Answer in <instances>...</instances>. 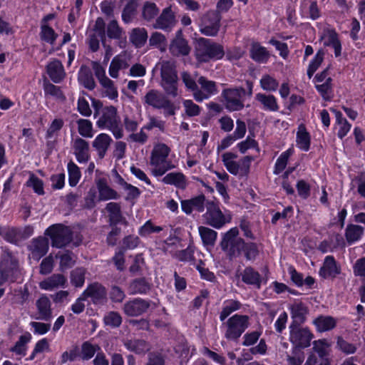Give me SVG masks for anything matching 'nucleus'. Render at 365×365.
Listing matches in <instances>:
<instances>
[{"label":"nucleus","mask_w":365,"mask_h":365,"mask_svg":"<svg viewBox=\"0 0 365 365\" xmlns=\"http://www.w3.org/2000/svg\"><path fill=\"white\" fill-rule=\"evenodd\" d=\"M162 182L182 190H185L187 186V178L182 172L169 173L163 177Z\"/></svg>","instance_id":"nucleus-29"},{"label":"nucleus","mask_w":365,"mask_h":365,"mask_svg":"<svg viewBox=\"0 0 365 365\" xmlns=\"http://www.w3.org/2000/svg\"><path fill=\"white\" fill-rule=\"evenodd\" d=\"M170 53L174 56H185L190 54L191 48L188 41L183 37L181 29L175 33V38L171 41L169 46Z\"/></svg>","instance_id":"nucleus-14"},{"label":"nucleus","mask_w":365,"mask_h":365,"mask_svg":"<svg viewBox=\"0 0 365 365\" xmlns=\"http://www.w3.org/2000/svg\"><path fill=\"white\" fill-rule=\"evenodd\" d=\"M176 19L175 13L170 6H168L163 9L161 14L157 17L153 28L161 29L165 31H170L175 26Z\"/></svg>","instance_id":"nucleus-16"},{"label":"nucleus","mask_w":365,"mask_h":365,"mask_svg":"<svg viewBox=\"0 0 365 365\" xmlns=\"http://www.w3.org/2000/svg\"><path fill=\"white\" fill-rule=\"evenodd\" d=\"M160 86L167 96H178V77L175 67L169 63H164L160 70Z\"/></svg>","instance_id":"nucleus-8"},{"label":"nucleus","mask_w":365,"mask_h":365,"mask_svg":"<svg viewBox=\"0 0 365 365\" xmlns=\"http://www.w3.org/2000/svg\"><path fill=\"white\" fill-rule=\"evenodd\" d=\"M326 40L324 42V46H329L334 48L336 58L341 55V42L339 38V34L335 29H327L324 31Z\"/></svg>","instance_id":"nucleus-30"},{"label":"nucleus","mask_w":365,"mask_h":365,"mask_svg":"<svg viewBox=\"0 0 365 365\" xmlns=\"http://www.w3.org/2000/svg\"><path fill=\"white\" fill-rule=\"evenodd\" d=\"M341 272L340 265L332 255H328L324 258L323 265L319 271V274L324 279H334Z\"/></svg>","instance_id":"nucleus-18"},{"label":"nucleus","mask_w":365,"mask_h":365,"mask_svg":"<svg viewBox=\"0 0 365 365\" xmlns=\"http://www.w3.org/2000/svg\"><path fill=\"white\" fill-rule=\"evenodd\" d=\"M151 289V284L145 277L134 279L130 284V289L132 294H146Z\"/></svg>","instance_id":"nucleus-44"},{"label":"nucleus","mask_w":365,"mask_h":365,"mask_svg":"<svg viewBox=\"0 0 365 365\" xmlns=\"http://www.w3.org/2000/svg\"><path fill=\"white\" fill-rule=\"evenodd\" d=\"M17 266L18 262L12 258L11 256L4 259L0 264V277L3 280L8 281L9 278L14 274Z\"/></svg>","instance_id":"nucleus-40"},{"label":"nucleus","mask_w":365,"mask_h":365,"mask_svg":"<svg viewBox=\"0 0 365 365\" xmlns=\"http://www.w3.org/2000/svg\"><path fill=\"white\" fill-rule=\"evenodd\" d=\"M242 304L235 299H227L223 302L222 311L220 312V322H224L231 314L240 309Z\"/></svg>","instance_id":"nucleus-43"},{"label":"nucleus","mask_w":365,"mask_h":365,"mask_svg":"<svg viewBox=\"0 0 365 365\" xmlns=\"http://www.w3.org/2000/svg\"><path fill=\"white\" fill-rule=\"evenodd\" d=\"M325 53L322 48L317 51L313 59L310 61L307 70V74L309 78H312L314 73L319 68L324 58Z\"/></svg>","instance_id":"nucleus-52"},{"label":"nucleus","mask_w":365,"mask_h":365,"mask_svg":"<svg viewBox=\"0 0 365 365\" xmlns=\"http://www.w3.org/2000/svg\"><path fill=\"white\" fill-rule=\"evenodd\" d=\"M364 234V227L361 225L349 223L344 231L346 244L352 245L360 241Z\"/></svg>","instance_id":"nucleus-28"},{"label":"nucleus","mask_w":365,"mask_h":365,"mask_svg":"<svg viewBox=\"0 0 365 365\" xmlns=\"http://www.w3.org/2000/svg\"><path fill=\"white\" fill-rule=\"evenodd\" d=\"M67 279L63 274H53L39 283L41 289L51 291L56 288H64L66 286Z\"/></svg>","instance_id":"nucleus-26"},{"label":"nucleus","mask_w":365,"mask_h":365,"mask_svg":"<svg viewBox=\"0 0 365 365\" xmlns=\"http://www.w3.org/2000/svg\"><path fill=\"white\" fill-rule=\"evenodd\" d=\"M96 125L101 129L110 130L117 140L122 138L123 136V130L120 124V117L118 115L117 108L114 106L103 108L102 115L97 120Z\"/></svg>","instance_id":"nucleus-5"},{"label":"nucleus","mask_w":365,"mask_h":365,"mask_svg":"<svg viewBox=\"0 0 365 365\" xmlns=\"http://www.w3.org/2000/svg\"><path fill=\"white\" fill-rule=\"evenodd\" d=\"M78 359H81L80 349L78 345H73L69 349L62 353L61 356V364H66L67 361H74Z\"/></svg>","instance_id":"nucleus-61"},{"label":"nucleus","mask_w":365,"mask_h":365,"mask_svg":"<svg viewBox=\"0 0 365 365\" xmlns=\"http://www.w3.org/2000/svg\"><path fill=\"white\" fill-rule=\"evenodd\" d=\"M138 2L137 0H129L124 6L121 18L122 21L128 24L133 21L137 13Z\"/></svg>","instance_id":"nucleus-47"},{"label":"nucleus","mask_w":365,"mask_h":365,"mask_svg":"<svg viewBox=\"0 0 365 365\" xmlns=\"http://www.w3.org/2000/svg\"><path fill=\"white\" fill-rule=\"evenodd\" d=\"M308 308L302 302L293 305L291 308L292 322L289 327H299L306 322Z\"/></svg>","instance_id":"nucleus-32"},{"label":"nucleus","mask_w":365,"mask_h":365,"mask_svg":"<svg viewBox=\"0 0 365 365\" xmlns=\"http://www.w3.org/2000/svg\"><path fill=\"white\" fill-rule=\"evenodd\" d=\"M218 200H207L206 202V212L202 215V220L205 225L220 230L231 221L232 216L229 210L223 212L220 207Z\"/></svg>","instance_id":"nucleus-3"},{"label":"nucleus","mask_w":365,"mask_h":365,"mask_svg":"<svg viewBox=\"0 0 365 365\" xmlns=\"http://www.w3.org/2000/svg\"><path fill=\"white\" fill-rule=\"evenodd\" d=\"M197 82L201 86L202 91L209 95L210 98L218 93V89L215 81L208 80L204 76H200L198 78Z\"/></svg>","instance_id":"nucleus-58"},{"label":"nucleus","mask_w":365,"mask_h":365,"mask_svg":"<svg viewBox=\"0 0 365 365\" xmlns=\"http://www.w3.org/2000/svg\"><path fill=\"white\" fill-rule=\"evenodd\" d=\"M46 72L51 80L55 83H61L66 76L63 66L58 59H54L48 63Z\"/></svg>","instance_id":"nucleus-25"},{"label":"nucleus","mask_w":365,"mask_h":365,"mask_svg":"<svg viewBox=\"0 0 365 365\" xmlns=\"http://www.w3.org/2000/svg\"><path fill=\"white\" fill-rule=\"evenodd\" d=\"M78 80L80 84L89 91H93L96 86L91 68L85 65L80 68Z\"/></svg>","instance_id":"nucleus-36"},{"label":"nucleus","mask_w":365,"mask_h":365,"mask_svg":"<svg viewBox=\"0 0 365 365\" xmlns=\"http://www.w3.org/2000/svg\"><path fill=\"white\" fill-rule=\"evenodd\" d=\"M249 55L250 58L257 63H267L271 56L267 48L257 41L251 43Z\"/></svg>","instance_id":"nucleus-22"},{"label":"nucleus","mask_w":365,"mask_h":365,"mask_svg":"<svg viewBox=\"0 0 365 365\" xmlns=\"http://www.w3.org/2000/svg\"><path fill=\"white\" fill-rule=\"evenodd\" d=\"M125 347L136 354H142L148 350L146 341L143 339L128 340L125 344Z\"/></svg>","instance_id":"nucleus-50"},{"label":"nucleus","mask_w":365,"mask_h":365,"mask_svg":"<svg viewBox=\"0 0 365 365\" xmlns=\"http://www.w3.org/2000/svg\"><path fill=\"white\" fill-rule=\"evenodd\" d=\"M296 145L302 151L307 152L311 146V135L304 125L299 127L296 135Z\"/></svg>","instance_id":"nucleus-38"},{"label":"nucleus","mask_w":365,"mask_h":365,"mask_svg":"<svg viewBox=\"0 0 365 365\" xmlns=\"http://www.w3.org/2000/svg\"><path fill=\"white\" fill-rule=\"evenodd\" d=\"M112 141L111 137L108 134L103 133L98 134L93 141L92 145L97 151L98 155L101 159L105 157Z\"/></svg>","instance_id":"nucleus-33"},{"label":"nucleus","mask_w":365,"mask_h":365,"mask_svg":"<svg viewBox=\"0 0 365 365\" xmlns=\"http://www.w3.org/2000/svg\"><path fill=\"white\" fill-rule=\"evenodd\" d=\"M86 269L83 267H76L71 272V283L76 287H82L85 283Z\"/></svg>","instance_id":"nucleus-55"},{"label":"nucleus","mask_w":365,"mask_h":365,"mask_svg":"<svg viewBox=\"0 0 365 365\" xmlns=\"http://www.w3.org/2000/svg\"><path fill=\"white\" fill-rule=\"evenodd\" d=\"M198 230L203 244L207 246H213L217 240V232L211 228L204 226L199 227Z\"/></svg>","instance_id":"nucleus-51"},{"label":"nucleus","mask_w":365,"mask_h":365,"mask_svg":"<svg viewBox=\"0 0 365 365\" xmlns=\"http://www.w3.org/2000/svg\"><path fill=\"white\" fill-rule=\"evenodd\" d=\"M76 123L80 135L86 138H91L93 136V123L90 120L79 118Z\"/></svg>","instance_id":"nucleus-53"},{"label":"nucleus","mask_w":365,"mask_h":365,"mask_svg":"<svg viewBox=\"0 0 365 365\" xmlns=\"http://www.w3.org/2000/svg\"><path fill=\"white\" fill-rule=\"evenodd\" d=\"M31 334L29 332L21 335L14 346L10 349L11 351L19 355L25 356L26 354V344L31 340Z\"/></svg>","instance_id":"nucleus-49"},{"label":"nucleus","mask_w":365,"mask_h":365,"mask_svg":"<svg viewBox=\"0 0 365 365\" xmlns=\"http://www.w3.org/2000/svg\"><path fill=\"white\" fill-rule=\"evenodd\" d=\"M49 249L48 238L46 237H38L32 240L31 252L32 257L38 260L45 256Z\"/></svg>","instance_id":"nucleus-23"},{"label":"nucleus","mask_w":365,"mask_h":365,"mask_svg":"<svg viewBox=\"0 0 365 365\" xmlns=\"http://www.w3.org/2000/svg\"><path fill=\"white\" fill-rule=\"evenodd\" d=\"M170 151V148L165 143H160L154 145L150 157V165L153 167L151 170L153 176H163L175 168L171 160H168Z\"/></svg>","instance_id":"nucleus-1"},{"label":"nucleus","mask_w":365,"mask_h":365,"mask_svg":"<svg viewBox=\"0 0 365 365\" xmlns=\"http://www.w3.org/2000/svg\"><path fill=\"white\" fill-rule=\"evenodd\" d=\"M82 293L86 299L91 298L94 304H103L107 302V289L98 282L88 284L86 289Z\"/></svg>","instance_id":"nucleus-12"},{"label":"nucleus","mask_w":365,"mask_h":365,"mask_svg":"<svg viewBox=\"0 0 365 365\" xmlns=\"http://www.w3.org/2000/svg\"><path fill=\"white\" fill-rule=\"evenodd\" d=\"M68 173V184L71 187H75L78 183L81 173L78 166L71 160L67 165Z\"/></svg>","instance_id":"nucleus-54"},{"label":"nucleus","mask_w":365,"mask_h":365,"mask_svg":"<svg viewBox=\"0 0 365 365\" xmlns=\"http://www.w3.org/2000/svg\"><path fill=\"white\" fill-rule=\"evenodd\" d=\"M148 37L145 28H135L130 32V41L136 48H140L145 44Z\"/></svg>","instance_id":"nucleus-45"},{"label":"nucleus","mask_w":365,"mask_h":365,"mask_svg":"<svg viewBox=\"0 0 365 365\" xmlns=\"http://www.w3.org/2000/svg\"><path fill=\"white\" fill-rule=\"evenodd\" d=\"M220 98L225 108L230 113L241 111L245 107V88L242 86L222 89Z\"/></svg>","instance_id":"nucleus-6"},{"label":"nucleus","mask_w":365,"mask_h":365,"mask_svg":"<svg viewBox=\"0 0 365 365\" xmlns=\"http://www.w3.org/2000/svg\"><path fill=\"white\" fill-rule=\"evenodd\" d=\"M36 309L38 310V319L50 321L52 318L51 303L49 298L46 294H41L36 302Z\"/></svg>","instance_id":"nucleus-27"},{"label":"nucleus","mask_w":365,"mask_h":365,"mask_svg":"<svg viewBox=\"0 0 365 365\" xmlns=\"http://www.w3.org/2000/svg\"><path fill=\"white\" fill-rule=\"evenodd\" d=\"M259 255V245L244 239L227 255L229 260L233 261L243 257L246 261L254 262Z\"/></svg>","instance_id":"nucleus-9"},{"label":"nucleus","mask_w":365,"mask_h":365,"mask_svg":"<svg viewBox=\"0 0 365 365\" xmlns=\"http://www.w3.org/2000/svg\"><path fill=\"white\" fill-rule=\"evenodd\" d=\"M255 100L262 105L264 110L276 112L279 108L277 100L272 94L258 93L255 95Z\"/></svg>","instance_id":"nucleus-39"},{"label":"nucleus","mask_w":365,"mask_h":365,"mask_svg":"<svg viewBox=\"0 0 365 365\" xmlns=\"http://www.w3.org/2000/svg\"><path fill=\"white\" fill-rule=\"evenodd\" d=\"M260 86L264 91H275L279 86V83L275 78L266 74L260 79Z\"/></svg>","instance_id":"nucleus-64"},{"label":"nucleus","mask_w":365,"mask_h":365,"mask_svg":"<svg viewBox=\"0 0 365 365\" xmlns=\"http://www.w3.org/2000/svg\"><path fill=\"white\" fill-rule=\"evenodd\" d=\"M241 276L242 281L245 284L247 285H252L257 289L261 287L262 280V276L259 272L255 270L252 267H246L242 272Z\"/></svg>","instance_id":"nucleus-34"},{"label":"nucleus","mask_w":365,"mask_h":365,"mask_svg":"<svg viewBox=\"0 0 365 365\" xmlns=\"http://www.w3.org/2000/svg\"><path fill=\"white\" fill-rule=\"evenodd\" d=\"M313 324L317 332L322 333L334 329L337 324V320L331 316L320 314L313 320Z\"/></svg>","instance_id":"nucleus-31"},{"label":"nucleus","mask_w":365,"mask_h":365,"mask_svg":"<svg viewBox=\"0 0 365 365\" xmlns=\"http://www.w3.org/2000/svg\"><path fill=\"white\" fill-rule=\"evenodd\" d=\"M159 13V9L155 3L152 1H146L142 9V16L147 21L154 19Z\"/></svg>","instance_id":"nucleus-56"},{"label":"nucleus","mask_w":365,"mask_h":365,"mask_svg":"<svg viewBox=\"0 0 365 365\" xmlns=\"http://www.w3.org/2000/svg\"><path fill=\"white\" fill-rule=\"evenodd\" d=\"M225 337L232 341H237L250 326V317L245 314H235L226 322Z\"/></svg>","instance_id":"nucleus-7"},{"label":"nucleus","mask_w":365,"mask_h":365,"mask_svg":"<svg viewBox=\"0 0 365 365\" xmlns=\"http://www.w3.org/2000/svg\"><path fill=\"white\" fill-rule=\"evenodd\" d=\"M289 341L295 347L304 349L310 346L314 335L308 327H289Z\"/></svg>","instance_id":"nucleus-11"},{"label":"nucleus","mask_w":365,"mask_h":365,"mask_svg":"<svg viewBox=\"0 0 365 365\" xmlns=\"http://www.w3.org/2000/svg\"><path fill=\"white\" fill-rule=\"evenodd\" d=\"M163 230V228L162 227L155 225L151 220H148L139 227L138 234L140 236L145 237L152 233H159Z\"/></svg>","instance_id":"nucleus-59"},{"label":"nucleus","mask_w":365,"mask_h":365,"mask_svg":"<svg viewBox=\"0 0 365 365\" xmlns=\"http://www.w3.org/2000/svg\"><path fill=\"white\" fill-rule=\"evenodd\" d=\"M238 155L233 152H226L222 155V160L227 170L232 175H237L240 172V164L233 160L237 158Z\"/></svg>","instance_id":"nucleus-42"},{"label":"nucleus","mask_w":365,"mask_h":365,"mask_svg":"<svg viewBox=\"0 0 365 365\" xmlns=\"http://www.w3.org/2000/svg\"><path fill=\"white\" fill-rule=\"evenodd\" d=\"M44 235L49 238L51 246L57 249L66 247L73 239V232L71 228L62 223L50 225L45 230Z\"/></svg>","instance_id":"nucleus-4"},{"label":"nucleus","mask_w":365,"mask_h":365,"mask_svg":"<svg viewBox=\"0 0 365 365\" xmlns=\"http://www.w3.org/2000/svg\"><path fill=\"white\" fill-rule=\"evenodd\" d=\"M221 16L216 11L207 12L202 18L200 31L207 36L217 35L220 27Z\"/></svg>","instance_id":"nucleus-10"},{"label":"nucleus","mask_w":365,"mask_h":365,"mask_svg":"<svg viewBox=\"0 0 365 365\" xmlns=\"http://www.w3.org/2000/svg\"><path fill=\"white\" fill-rule=\"evenodd\" d=\"M307 9L308 17L312 20H317L321 17V11L317 0H302L299 6L301 15Z\"/></svg>","instance_id":"nucleus-37"},{"label":"nucleus","mask_w":365,"mask_h":365,"mask_svg":"<svg viewBox=\"0 0 365 365\" xmlns=\"http://www.w3.org/2000/svg\"><path fill=\"white\" fill-rule=\"evenodd\" d=\"M72 146L76 159L79 163H86L89 160L91 155L88 141L80 137H76Z\"/></svg>","instance_id":"nucleus-20"},{"label":"nucleus","mask_w":365,"mask_h":365,"mask_svg":"<svg viewBox=\"0 0 365 365\" xmlns=\"http://www.w3.org/2000/svg\"><path fill=\"white\" fill-rule=\"evenodd\" d=\"M294 148H289L280 154L274 166L273 173L274 175H279L286 168L289 158L294 154Z\"/></svg>","instance_id":"nucleus-46"},{"label":"nucleus","mask_w":365,"mask_h":365,"mask_svg":"<svg viewBox=\"0 0 365 365\" xmlns=\"http://www.w3.org/2000/svg\"><path fill=\"white\" fill-rule=\"evenodd\" d=\"M195 246L192 244H189L186 249L178 251L176 253V257L180 262H191L195 260Z\"/></svg>","instance_id":"nucleus-62"},{"label":"nucleus","mask_w":365,"mask_h":365,"mask_svg":"<svg viewBox=\"0 0 365 365\" xmlns=\"http://www.w3.org/2000/svg\"><path fill=\"white\" fill-rule=\"evenodd\" d=\"M103 320L106 325L112 328H118L122 324V317L118 312L114 311L108 312Z\"/></svg>","instance_id":"nucleus-63"},{"label":"nucleus","mask_w":365,"mask_h":365,"mask_svg":"<svg viewBox=\"0 0 365 365\" xmlns=\"http://www.w3.org/2000/svg\"><path fill=\"white\" fill-rule=\"evenodd\" d=\"M56 17L55 13H50L45 15L41 20L40 38L42 41L53 45L58 38V34L54 29L49 26L48 22Z\"/></svg>","instance_id":"nucleus-15"},{"label":"nucleus","mask_w":365,"mask_h":365,"mask_svg":"<svg viewBox=\"0 0 365 365\" xmlns=\"http://www.w3.org/2000/svg\"><path fill=\"white\" fill-rule=\"evenodd\" d=\"M96 186L99 192L98 201L118 200L120 195L114 189L108 185L106 178H99L96 181Z\"/></svg>","instance_id":"nucleus-24"},{"label":"nucleus","mask_w":365,"mask_h":365,"mask_svg":"<svg viewBox=\"0 0 365 365\" xmlns=\"http://www.w3.org/2000/svg\"><path fill=\"white\" fill-rule=\"evenodd\" d=\"M207 201L205 195L201 193L190 199L182 200L181 209L186 215H190L194 210L202 213L205 211Z\"/></svg>","instance_id":"nucleus-17"},{"label":"nucleus","mask_w":365,"mask_h":365,"mask_svg":"<svg viewBox=\"0 0 365 365\" xmlns=\"http://www.w3.org/2000/svg\"><path fill=\"white\" fill-rule=\"evenodd\" d=\"M314 87L325 101H331L334 97L333 79L329 77L326 81L314 85Z\"/></svg>","instance_id":"nucleus-41"},{"label":"nucleus","mask_w":365,"mask_h":365,"mask_svg":"<svg viewBox=\"0 0 365 365\" xmlns=\"http://www.w3.org/2000/svg\"><path fill=\"white\" fill-rule=\"evenodd\" d=\"M225 54L223 46L210 38H200L195 47V56L200 63L221 60Z\"/></svg>","instance_id":"nucleus-2"},{"label":"nucleus","mask_w":365,"mask_h":365,"mask_svg":"<svg viewBox=\"0 0 365 365\" xmlns=\"http://www.w3.org/2000/svg\"><path fill=\"white\" fill-rule=\"evenodd\" d=\"M168 97L158 90H150L144 97L145 103L156 109H162Z\"/></svg>","instance_id":"nucleus-35"},{"label":"nucleus","mask_w":365,"mask_h":365,"mask_svg":"<svg viewBox=\"0 0 365 365\" xmlns=\"http://www.w3.org/2000/svg\"><path fill=\"white\" fill-rule=\"evenodd\" d=\"M26 185L29 187H31L34 192L38 195H43L45 194L43 181L34 173L29 175Z\"/></svg>","instance_id":"nucleus-57"},{"label":"nucleus","mask_w":365,"mask_h":365,"mask_svg":"<svg viewBox=\"0 0 365 365\" xmlns=\"http://www.w3.org/2000/svg\"><path fill=\"white\" fill-rule=\"evenodd\" d=\"M98 351H101V347L98 344H93L89 341H86L82 343L81 346V359L88 361L94 356L96 353L99 352Z\"/></svg>","instance_id":"nucleus-48"},{"label":"nucleus","mask_w":365,"mask_h":365,"mask_svg":"<svg viewBox=\"0 0 365 365\" xmlns=\"http://www.w3.org/2000/svg\"><path fill=\"white\" fill-rule=\"evenodd\" d=\"M106 210L108 213L109 225H128V221L122 214L121 207L119 203L115 202H108L106 206Z\"/></svg>","instance_id":"nucleus-21"},{"label":"nucleus","mask_w":365,"mask_h":365,"mask_svg":"<svg viewBox=\"0 0 365 365\" xmlns=\"http://www.w3.org/2000/svg\"><path fill=\"white\" fill-rule=\"evenodd\" d=\"M238 235L239 230L237 227L230 228L223 235L220 245L226 256L243 240Z\"/></svg>","instance_id":"nucleus-19"},{"label":"nucleus","mask_w":365,"mask_h":365,"mask_svg":"<svg viewBox=\"0 0 365 365\" xmlns=\"http://www.w3.org/2000/svg\"><path fill=\"white\" fill-rule=\"evenodd\" d=\"M151 300L140 297L127 301L123 307L124 314L128 317H138L147 312L150 307Z\"/></svg>","instance_id":"nucleus-13"},{"label":"nucleus","mask_w":365,"mask_h":365,"mask_svg":"<svg viewBox=\"0 0 365 365\" xmlns=\"http://www.w3.org/2000/svg\"><path fill=\"white\" fill-rule=\"evenodd\" d=\"M140 242V238L134 235L125 236L122 240V245L119 248L125 252L128 250H134L137 248Z\"/></svg>","instance_id":"nucleus-60"}]
</instances>
